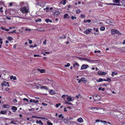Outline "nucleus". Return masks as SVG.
Instances as JSON below:
<instances>
[{
    "label": "nucleus",
    "mask_w": 125,
    "mask_h": 125,
    "mask_svg": "<svg viewBox=\"0 0 125 125\" xmlns=\"http://www.w3.org/2000/svg\"><path fill=\"white\" fill-rule=\"evenodd\" d=\"M65 38L66 36L64 35H63L62 36L60 37V38L61 39H65Z\"/></svg>",
    "instance_id": "nucleus-32"
},
{
    "label": "nucleus",
    "mask_w": 125,
    "mask_h": 125,
    "mask_svg": "<svg viewBox=\"0 0 125 125\" xmlns=\"http://www.w3.org/2000/svg\"><path fill=\"white\" fill-rule=\"evenodd\" d=\"M1 29H2V30H5V28H3V27H1Z\"/></svg>",
    "instance_id": "nucleus-59"
},
{
    "label": "nucleus",
    "mask_w": 125,
    "mask_h": 125,
    "mask_svg": "<svg viewBox=\"0 0 125 125\" xmlns=\"http://www.w3.org/2000/svg\"><path fill=\"white\" fill-rule=\"evenodd\" d=\"M49 19H46L45 20V21L47 23H48L49 22Z\"/></svg>",
    "instance_id": "nucleus-44"
},
{
    "label": "nucleus",
    "mask_w": 125,
    "mask_h": 125,
    "mask_svg": "<svg viewBox=\"0 0 125 125\" xmlns=\"http://www.w3.org/2000/svg\"><path fill=\"white\" fill-rule=\"evenodd\" d=\"M87 61L91 63L92 62L97 61V60H93L87 59Z\"/></svg>",
    "instance_id": "nucleus-14"
},
{
    "label": "nucleus",
    "mask_w": 125,
    "mask_h": 125,
    "mask_svg": "<svg viewBox=\"0 0 125 125\" xmlns=\"http://www.w3.org/2000/svg\"><path fill=\"white\" fill-rule=\"evenodd\" d=\"M41 88L42 89H44L45 90H48V88L46 86H42L41 87Z\"/></svg>",
    "instance_id": "nucleus-20"
},
{
    "label": "nucleus",
    "mask_w": 125,
    "mask_h": 125,
    "mask_svg": "<svg viewBox=\"0 0 125 125\" xmlns=\"http://www.w3.org/2000/svg\"><path fill=\"white\" fill-rule=\"evenodd\" d=\"M67 96V95L64 94L62 95V97L64 99H66V96Z\"/></svg>",
    "instance_id": "nucleus-23"
},
{
    "label": "nucleus",
    "mask_w": 125,
    "mask_h": 125,
    "mask_svg": "<svg viewBox=\"0 0 125 125\" xmlns=\"http://www.w3.org/2000/svg\"><path fill=\"white\" fill-rule=\"evenodd\" d=\"M81 12V10L80 9H79L76 10V12L77 14Z\"/></svg>",
    "instance_id": "nucleus-34"
},
{
    "label": "nucleus",
    "mask_w": 125,
    "mask_h": 125,
    "mask_svg": "<svg viewBox=\"0 0 125 125\" xmlns=\"http://www.w3.org/2000/svg\"><path fill=\"white\" fill-rule=\"evenodd\" d=\"M42 105H46V106L47 105V104H45V103H42Z\"/></svg>",
    "instance_id": "nucleus-48"
},
{
    "label": "nucleus",
    "mask_w": 125,
    "mask_h": 125,
    "mask_svg": "<svg viewBox=\"0 0 125 125\" xmlns=\"http://www.w3.org/2000/svg\"><path fill=\"white\" fill-rule=\"evenodd\" d=\"M46 40H45V41L43 42V43L44 44H46Z\"/></svg>",
    "instance_id": "nucleus-55"
},
{
    "label": "nucleus",
    "mask_w": 125,
    "mask_h": 125,
    "mask_svg": "<svg viewBox=\"0 0 125 125\" xmlns=\"http://www.w3.org/2000/svg\"><path fill=\"white\" fill-rule=\"evenodd\" d=\"M70 65V64L69 63H68L67 65L65 64L64 65V66L65 67H68Z\"/></svg>",
    "instance_id": "nucleus-31"
},
{
    "label": "nucleus",
    "mask_w": 125,
    "mask_h": 125,
    "mask_svg": "<svg viewBox=\"0 0 125 125\" xmlns=\"http://www.w3.org/2000/svg\"><path fill=\"white\" fill-rule=\"evenodd\" d=\"M34 101H33V103H36L38 102L39 101L38 100H34Z\"/></svg>",
    "instance_id": "nucleus-36"
},
{
    "label": "nucleus",
    "mask_w": 125,
    "mask_h": 125,
    "mask_svg": "<svg viewBox=\"0 0 125 125\" xmlns=\"http://www.w3.org/2000/svg\"><path fill=\"white\" fill-rule=\"evenodd\" d=\"M41 21V19H40L35 20V21L36 22H38V21Z\"/></svg>",
    "instance_id": "nucleus-37"
},
{
    "label": "nucleus",
    "mask_w": 125,
    "mask_h": 125,
    "mask_svg": "<svg viewBox=\"0 0 125 125\" xmlns=\"http://www.w3.org/2000/svg\"><path fill=\"white\" fill-rule=\"evenodd\" d=\"M29 111H34V108H32L31 109H29Z\"/></svg>",
    "instance_id": "nucleus-50"
},
{
    "label": "nucleus",
    "mask_w": 125,
    "mask_h": 125,
    "mask_svg": "<svg viewBox=\"0 0 125 125\" xmlns=\"http://www.w3.org/2000/svg\"><path fill=\"white\" fill-rule=\"evenodd\" d=\"M105 28L104 27H101L100 28V30L102 31H104V30Z\"/></svg>",
    "instance_id": "nucleus-25"
},
{
    "label": "nucleus",
    "mask_w": 125,
    "mask_h": 125,
    "mask_svg": "<svg viewBox=\"0 0 125 125\" xmlns=\"http://www.w3.org/2000/svg\"><path fill=\"white\" fill-rule=\"evenodd\" d=\"M37 70L39 71L41 73H43L45 71V70L44 69H41L40 68H38Z\"/></svg>",
    "instance_id": "nucleus-8"
},
{
    "label": "nucleus",
    "mask_w": 125,
    "mask_h": 125,
    "mask_svg": "<svg viewBox=\"0 0 125 125\" xmlns=\"http://www.w3.org/2000/svg\"><path fill=\"white\" fill-rule=\"evenodd\" d=\"M10 79L11 80L13 79L14 80H16L17 79L16 76H11L10 77Z\"/></svg>",
    "instance_id": "nucleus-12"
},
{
    "label": "nucleus",
    "mask_w": 125,
    "mask_h": 125,
    "mask_svg": "<svg viewBox=\"0 0 125 125\" xmlns=\"http://www.w3.org/2000/svg\"><path fill=\"white\" fill-rule=\"evenodd\" d=\"M34 57H39V56H40L38 55L34 54Z\"/></svg>",
    "instance_id": "nucleus-49"
},
{
    "label": "nucleus",
    "mask_w": 125,
    "mask_h": 125,
    "mask_svg": "<svg viewBox=\"0 0 125 125\" xmlns=\"http://www.w3.org/2000/svg\"><path fill=\"white\" fill-rule=\"evenodd\" d=\"M25 30L26 31H30L31 30V29H26Z\"/></svg>",
    "instance_id": "nucleus-60"
},
{
    "label": "nucleus",
    "mask_w": 125,
    "mask_h": 125,
    "mask_svg": "<svg viewBox=\"0 0 125 125\" xmlns=\"http://www.w3.org/2000/svg\"><path fill=\"white\" fill-rule=\"evenodd\" d=\"M8 40L10 41H11V40H12L13 39V38L10 36H9L8 37Z\"/></svg>",
    "instance_id": "nucleus-28"
},
{
    "label": "nucleus",
    "mask_w": 125,
    "mask_h": 125,
    "mask_svg": "<svg viewBox=\"0 0 125 125\" xmlns=\"http://www.w3.org/2000/svg\"><path fill=\"white\" fill-rule=\"evenodd\" d=\"M69 18V16L67 13H66L64 15V18Z\"/></svg>",
    "instance_id": "nucleus-11"
},
{
    "label": "nucleus",
    "mask_w": 125,
    "mask_h": 125,
    "mask_svg": "<svg viewBox=\"0 0 125 125\" xmlns=\"http://www.w3.org/2000/svg\"><path fill=\"white\" fill-rule=\"evenodd\" d=\"M114 3H118L119 1V0H113Z\"/></svg>",
    "instance_id": "nucleus-30"
},
{
    "label": "nucleus",
    "mask_w": 125,
    "mask_h": 125,
    "mask_svg": "<svg viewBox=\"0 0 125 125\" xmlns=\"http://www.w3.org/2000/svg\"><path fill=\"white\" fill-rule=\"evenodd\" d=\"M2 40V38L0 39V43H1V44H2L3 43Z\"/></svg>",
    "instance_id": "nucleus-45"
},
{
    "label": "nucleus",
    "mask_w": 125,
    "mask_h": 125,
    "mask_svg": "<svg viewBox=\"0 0 125 125\" xmlns=\"http://www.w3.org/2000/svg\"><path fill=\"white\" fill-rule=\"evenodd\" d=\"M3 8L2 7H1L0 8V12L1 13H2L3 12V10H2V9Z\"/></svg>",
    "instance_id": "nucleus-43"
},
{
    "label": "nucleus",
    "mask_w": 125,
    "mask_h": 125,
    "mask_svg": "<svg viewBox=\"0 0 125 125\" xmlns=\"http://www.w3.org/2000/svg\"><path fill=\"white\" fill-rule=\"evenodd\" d=\"M21 11L23 13H27L28 12V9L25 7H22L20 8Z\"/></svg>",
    "instance_id": "nucleus-2"
},
{
    "label": "nucleus",
    "mask_w": 125,
    "mask_h": 125,
    "mask_svg": "<svg viewBox=\"0 0 125 125\" xmlns=\"http://www.w3.org/2000/svg\"><path fill=\"white\" fill-rule=\"evenodd\" d=\"M87 58H83L82 60H86L87 61Z\"/></svg>",
    "instance_id": "nucleus-53"
},
{
    "label": "nucleus",
    "mask_w": 125,
    "mask_h": 125,
    "mask_svg": "<svg viewBox=\"0 0 125 125\" xmlns=\"http://www.w3.org/2000/svg\"><path fill=\"white\" fill-rule=\"evenodd\" d=\"M64 111L65 112H66L67 111V110H66V108H64Z\"/></svg>",
    "instance_id": "nucleus-56"
},
{
    "label": "nucleus",
    "mask_w": 125,
    "mask_h": 125,
    "mask_svg": "<svg viewBox=\"0 0 125 125\" xmlns=\"http://www.w3.org/2000/svg\"><path fill=\"white\" fill-rule=\"evenodd\" d=\"M28 40L29 41V43L30 44H31L32 43V42L31 40H30V39H29Z\"/></svg>",
    "instance_id": "nucleus-46"
},
{
    "label": "nucleus",
    "mask_w": 125,
    "mask_h": 125,
    "mask_svg": "<svg viewBox=\"0 0 125 125\" xmlns=\"http://www.w3.org/2000/svg\"><path fill=\"white\" fill-rule=\"evenodd\" d=\"M9 5L10 6H12V3L11 2L9 4Z\"/></svg>",
    "instance_id": "nucleus-57"
},
{
    "label": "nucleus",
    "mask_w": 125,
    "mask_h": 125,
    "mask_svg": "<svg viewBox=\"0 0 125 125\" xmlns=\"http://www.w3.org/2000/svg\"><path fill=\"white\" fill-rule=\"evenodd\" d=\"M68 101H71L73 100H72V98L71 97V96L67 95V96H66V99Z\"/></svg>",
    "instance_id": "nucleus-5"
},
{
    "label": "nucleus",
    "mask_w": 125,
    "mask_h": 125,
    "mask_svg": "<svg viewBox=\"0 0 125 125\" xmlns=\"http://www.w3.org/2000/svg\"><path fill=\"white\" fill-rule=\"evenodd\" d=\"M76 17H74L73 16H72L71 17V19L72 20H73L74 19H76Z\"/></svg>",
    "instance_id": "nucleus-47"
},
{
    "label": "nucleus",
    "mask_w": 125,
    "mask_h": 125,
    "mask_svg": "<svg viewBox=\"0 0 125 125\" xmlns=\"http://www.w3.org/2000/svg\"><path fill=\"white\" fill-rule=\"evenodd\" d=\"M99 109V108H96V107H92L91 108V109L93 110V111H94V109H96V110H97Z\"/></svg>",
    "instance_id": "nucleus-26"
},
{
    "label": "nucleus",
    "mask_w": 125,
    "mask_h": 125,
    "mask_svg": "<svg viewBox=\"0 0 125 125\" xmlns=\"http://www.w3.org/2000/svg\"><path fill=\"white\" fill-rule=\"evenodd\" d=\"M96 122H101L102 123L104 122V123H107V122L105 121H103L102 120H96L95 121Z\"/></svg>",
    "instance_id": "nucleus-15"
},
{
    "label": "nucleus",
    "mask_w": 125,
    "mask_h": 125,
    "mask_svg": "<svg viewBox=\"0 0 125 125\" xmlns=\"http://www.w3.org/2000/svg\"><path fill=\"white\" fill-rule=\"evenodd\" d=\"M6 83L5 81H4L1 84V85L2 86H6L7 85L5 84Z\"/></svg>",
    "instance_id": "nucleus-22"
},
{
    "label": "nucleus",
    "mask_w": 125,
    "mask_h": 125,
    "mask_svg": "<svg viewBox=\"0 0 125 125\" xmlns=\"http://www.w3.org/2000/svg\"><path fill=\"white\" fill-rule=\"evenodd\" d=\"M81 16L82 18H84L85 17V16L84 15L81 14Z\"/></svg>",
    "instance_id": "nucleus-38"
},
{
    "label": "nucleus",
    "mask_w": 125,
    "mask_h": 125,
    "mask_svg": "<svg viewBox=\"0 0 125 125\" xmlns=\"http://www.w3.org/2000/svg\"><path fill=\"white\" fill-rule=\"evenodd\" d=\"M75 66H79V64L77 62H75V63L74 64V65L73 66V67H74Z\"/></svg>",
    "instance_id": "nucleus-24"
},
{
    "label": "nucleus",
    "mask_w": 125,
    "mask_h": 125,
    "mask_svg": "<svg viewBox=\"0 0 125 125\" xmlns=\"http://www.w3.org/2000/svg\"><path fill=\"white\" fill-rule=\"evenodd\" d=\"M102 87H100L98 89V90H102Z\"/></svg>",
    "instance_id": "nucleus-64"
},
{
    "label": "nucleus",
    "mask_w": 125,
    "mask_h": 125,
    "mask_svg": "<svg viewBox=\"0 0 125 125\" xmlns=\"http://www.w3.org/2000/svg\"><path fill=\"white\" fill-rule=\"evenodd\" d=\"M59 118H64V117L62 116V114H60L59 115Z\"/></svg>",
    "instance_id": "nucleus-35"
},
{
    "label": "nucleus",
    "mask_w": 125,
    "mask_h": 125,
    "mask_svg": "<svg viewBox=\"0 0 125 125\" xmlns=\"http://www.w3.org/2000/svg\"><path fill=\"white\" fill-rule=\"evenodd\" d=\"M80 95V94H79L78 95L76 96L75 97H76L77 98H79V96Z\"/></svg>",
    "instance_id": "nucleus-61"
},
{
    "label": "nucleus",
    "mask_w": 125,
    "mask_h": 125,
    "mask_svg": "<svg viewBox=\"0 0 125 125\" xmlns=\"http://www.w3.org/2000/svg\"><path fill=\"white\" fill-rule=\"evenodd\" d=\"M81 80L83 83H86L87 81V79L85 78H82L81 79Z\"/></svg>",
    "instance_id": "nucleus-7"
},
{
    "label": "nucleus",
    "mask_w": 125,
    "mask_h": 125,
    "mask_svg": "<svg viewBox=\"0 0 125 125\" xmlns=\"http://www.w3.org/2000/svg\"><path fill=\"white\" fill-rule=\"evenodd\" d=\"M77 121L79 123H81L83 122V120L82 118L80 117L77 119Z\"/></svg>",
    "instance_id": "nucleus-10"
},
{
    "label": "nucleus",
    "mask_w": 125,
    "mask_h": 125,
    "mask_svg": "<svg viewBox=\"0 0 125 125\" xmlns=\"http://www.w3.org/2000/svg\"><path fill=\"white\" fill-rule=\"evenodd\" d=\"M2 106L3 108H9V105H2Z\"/></svg>",
    "instance_id": "nucleus-17"
},
{
    "label": "nucleus",
    "mask_w": 125,
    "mask_h": 125,
    "mask_svg": "<svg viewBox=\"0 0 125 125\" xmlns=\"http://www.w3.org/2000/svg\"><path fill=\"white\" fill-rule=\"evenodd\" d=\"M77 57V58H78L79 60H82L83 58H81V57Z\"/></svg>",
    "instance_id": "nucleus-51"
},
{
    "label": "nucleus",
    "mask_w": 125,
    "mask_h": 125,
    "mask_svg": "<svg viewBox=\"0 0 125 125\" xmlns=\"http://www.w3.org/2000/svg\"><path fill=\"white\" fill-rule=\"evenodd\" d=\"M109 4V5H116V4H115L114 3H109V4Z\"/></svg>",
    "instance_id": "nucleus-54"
},
{
    "label": "nucleus",
    "mask_w": 125,
    "mask_h": 125,
    "mask_svg": "<svg viewBox=\"0 0 125 125\" xmlns=\"http://www.w3.org/2000/svg\"><path fill=\"white\" fill-rule=\"evenodd\" d=\"M33 101H34V100L33 99H30V103H33Z\"/></svg>",
    "instance_id": "nucleus-42"
},
{
    "label": "nucleus",
    "mask_w": 125,
    "mask_h": 125,
    "mask_svg": "<svg viewBox=\"0 0 125 125\" xmlns=\"http://www.w3.org/2000/svg\"><path fill=\"white\" fill-rule=\"evenodd\" d=\"M16 44H14L13 46V48H15L16 47Z\"/></svg>",
    "instance_id": "nucleus-62"
},
{
    "label": "nucleus",
    "mask_w": 125,
    "mask_h": 125,
    "mask_svg": "<svg viewBox=\"0 0 125 125\" xmlns=\"http://www.w3.org/2000/svg\"><path fill=\"white\" fill-rule=\"evenodd\" d=\"M66 0H63L60 2V3L62 4L63 5H65L66 3Z\"/></svg>",
    "instance_id": "nucleus-13"
},
{
    "label": "nucleus",
    "mask_w": 125,
    "mask_h": 125,
    "mask_svg": "<svg viewBox=\"0 0 125 125\" xmlns=\"http://www.w3.org/2000/svg\"><path fill=\"white\" fill-rule=\"evenodd\" d=\"M23 100L24 101H26L27 102H28L29 101V100L28 99H26V98H24Z\"/></svg>",
    "instance_id": "nucleus-40"
},
{
    "label": "nucleus",
    "mask_w": 125,
    "mask_h": 125,
    "mask_svg": "<svg viewBox=\"0 0 125 125\" xmlns=\"http://www.w3.org/2000/svg\"><path fill=\"white\" fill-rule=\"evenodd\" d=\"M98 74L99 75H105L106 73L103 72H101L98 73Z\"/></svg>",
    "instance_id": "nucleus-16"
},
{
    "label": "nucleus",
    "mask_w": 125,
    "mask_h": 125,
    "mask_svg": "<svg viewBox=\"0 0 125 125\" xmlns=\"http://www.w3.org/2000/svg\"><path fill=\"white\" fill-rule=\"evenodd\" d=\"M50 93L51 94H55V92L54 90H51L50 91Z\"/></svg>",
    "instance_id": "nucleus-18"
},
{
    "label": "nucleus",
    "mask_w": 125,
    "mask_h": 125,
    "mask_svg": "<svg viewBox=\"0 0 125 125\" xmlns=\"http://www.w3.org/2000/svg\"><path fill=\"white\" fill-rule=\"evenodd\" d=\"M92 29H89L88 30H86L85 31H84V33L85 34H88L91 31Z\"/></svg>",
    "instance_id": "nucleus-6"
},
{
    "label": "nucleus",
    "mask_w": 125,
    "mask_h": 125,
    "mask_svg": "<svg viewBox=\"0 0 125 125\" xmlns=\"http://www.w3.org/2000/svg\"><path fill=\"white\" fill-rule=\"evenodd\" d=\"M108 80H109V81H108L107 80L105 79H103V81H107L109 82H110L111 81V80L110 79H108Z\"/></svg>",
    "instance_id": "nucleus-27"
},
{
    "label": "nucleus",
    "mask_w": 125,
    "mask_h": 125,
    "mask_svg": "<svg viewBox=\"0 0 125 125\" xmlns=\"http://www.w3.org/2000/svg\"><path fill=\"white\" fill-rule=\"evenodd\" d=\"M87 22H91V21L89 19V20H87Z\"/></svg>",
    "instance_id": "nucleus-63"
},
{
    "label": "nucleus",
    "mask_w": 125,
    "mask_h": 125,
    "mask_svg": "<svg viewBox=\"0 0 125 125\" xmlns=\"http://www.w3.org/2000/svg\"><path fill=\"white\" fill-rule=\"evenodd\" d=\"M122 4L125 7V2H122Z\"/></svg>",
    "instance_id": "nucleus-58"
},
{
    "label": "nucleus",
    "mask_w": 125,
    "mask_h": 125,
    "mask_svg": "<svg viewBox=\"0 0 125 125\" xmlns=\"http://www.w3.org/2000/svg\"><path fill=\"white\" fill-rule=\"evenodd\" d=\"M47 124L49 125H52V124L50 122H47Z\"/></svg>",
    "instance_id": "nucleus-39"
},
{
    "label": "nucleus",
    "mask_w": 125,
    "mask_h": 125,
    "mask_svg": "<svg viewBox=\"0 0 125 125\" xmlns=\"http://www.w3.org/2000/svg\"><path fill=\"white\" fill-rule=\"evenodd\" d=\"M59 14L60 12L58 11H57L55 12L54 15V16H57V15H58Z\"/></svg>",
    "instance_id": "nucleus-9"
},
{
    "label": "nucleus",
    "mask_w": 125,
    "mask_h": 125,
    "mask_svg": "<svg viewBox=\"0 0 125 125\" xmlns=\"http://www.w3.org/2000/svg\"><path fill=\"white\" fill-rule=\"evenodd\" d=\"M94 100L95 101H98L101 99V97L98 95L94 96Z\"/></svg>",
    "instance_id": "nucleus-3"
},
{
    "label": "nucleus",
    "mask_w": 125,
    "mask_h": 125,
    "mask_svg": "<svg viewBox=\"0 0 125 125\" xmlns=\"http://www.w3.org/2000/svg\"><path fill=\"white\" fill-rule=\"evenodd\" d=\"M112 23V22L111 21H108V24H110V25H113Z\"/></svg>",
    "instance_id": "nucleus-41"
},
{
    "label": "nucleus",
    "mask_w": 125,
    "mask_h": 125,
    "mask_svg": "<svg viewBox=\"0 0 125 125\" xmlns=\"http://www.w3.org/2000/svg\"><path fill=\"white\" fill-rule=\"evenodd\" d=\"M97 81L98 82H101L103 81V79L100 78L98 80H97Z\"/></svg>",
    "instance_id": "nucleus-29"
},
{
    "label": "nucleus",
    "mask_w": 125,
    "mask_h": 125,
    "mask_svg": "<svg viewBox=\"0 0 125 125\" xmlns=\"http://www.w3.org/2000/svg\"><path fill=\"white\" fill-rule=\"evenodd\" d=\"M89 66L87 65L83 64L82 65L81 68V70L85 69L88 68Z\"/></svg>",
    "instance_id": "nucleus-4"
},
{
    "label": "nucleus",
    "mask_w": 125,
    "mask_h": 125,
    "mask_svg": "<svg viewBox=\"0 0 125 125\" xmlns=\"http://www.w3.org/2000/svg\"><path fill=\"white\" fill-rule=\"evenodd\" d=\"M111 33L112 34H117L119 35H122V33L120 32L117 30L112 29L111 31Z\"/></svg>",
    "instance_id": "nucleus-1"
},
{
    "label": "nucleus",
    "mask_w": 125,
    "mask_h": 125,
    "mask_svg": "<svg viewBox=\"0 0 125 125\" xmlns=\"http://www.w3.org/2000/svg\"><path fill=\"white\" fill-rule=\"evenodd\" d=\"M13 101L15 103H16L17 102V101L16 99H14L13 100Z\"/></svg>",
    "instance_id": "nucleus-52"
},
{
    "label": "nucleus",
    "mask_w": 125,
    "mask_h": 125,
    "mask_svg": "<svg viewBox=\"0 0 125 125\" xmlns=\"http://www.w3.org/2000/svg\"><path fill=\"white\" fill-rule=\"evenodd\" d=\"M10 89L8 88H6L5 89V90L7 91L9 93L10 92V91H9Z\"/></svg>",
    "instance_id": "nucleus-33"
},
{
    "label": "nucleus",
    "mask_w": 125,
    "mask_h": 125,
    "mask_svg": "<svg viewBox=\"0 0 125 125\" xmlns=\"http://www.w3.org/2000/svg\"><path fill=\"white\" fill-rule=\"evenodd\" d=\"M11 109L13 110L16 111L17 109V108L15 106H12V107Z\"/></svg>",
    "instance_id": "nucleus-19"
},
{
    "label": "nucleus",
    "mask_w": 125,
    "mask_h": 125,
    "mask_svg": "<svg viewBox=\"0 0 125 125\" xmlns=\"http://www.w3.org/2000/svg\"><path fill=\"white\" fill-rule=\"evenodd\" d=\"M0 113L2 114H5L6 113V111H1L0 112Z\"/></svg>",
    "instance_id": "nucleus-21"
}]
</instances>
